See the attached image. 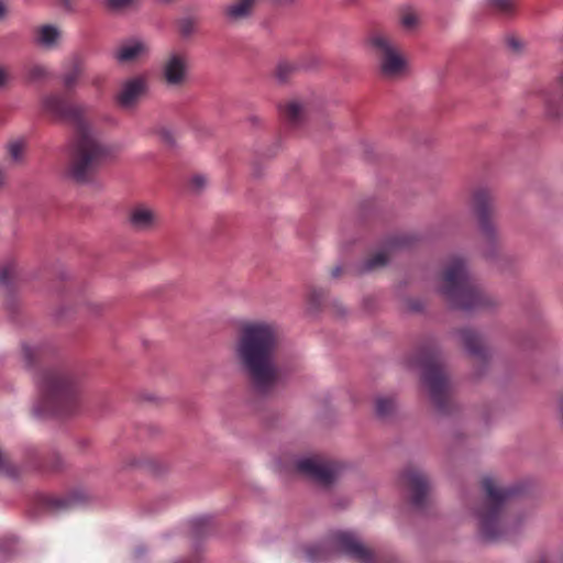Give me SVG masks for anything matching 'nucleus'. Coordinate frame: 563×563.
Listing matches in <instances>:
<instances>
[{
  "mask_svg": "<svg viewBox=\"0 0 563 563\" xmlns=\"http://www.w3.org/2000/svg\"><path fill=\"white\" fill-rule=\"evenodd\" d=\"M279 342L280 330L275 322L249 320L239 327L234 355L258 395H271L283 383L282 371L275 362Z\"/></svg>",
  "mask_w": 563,
  "mask_h": 563,
  "instance_id": "1",
  "label": "nucleus"
},
{
  "mask_svg": "<svg viewBox=\"0 0 563 563\" xmlns=\"http://www.w3.org/2000/svg\"><path fill=\"white\" fill-rule=\"evenodd\" d=\"M46 113L70 123L74 136L69 144L68 173L79 184L93 180L100 167L110 158L111 151L97 135L86 119V109L62 95H49L42 101Z\"/></svg>",
  "mask_w": 563,
  "mask_h": 563,
  "instance_id": "2",
  "label": "nucleus"
},
{
  "mask_svg": "<svg viewBox=\"0 0 563 563\" xmlns=\"http://www.w3.org/2000/svg\"><path fill=\"white\" fill-rule=\"evenodd\" d=\"M485 500L477 509L481 536L487 541H496L508 537L517 527V519L508 510V501L518 493L516 487H503L494 477L482 481Z\"/></svg>",
  "mask_w": 563,
  "mask_h": 563,
  "instance_id": "3",
  "label": "nucleus"
},
{
  "mask_svg": "<svg viewBox=\"0 0 563 563\" xmlns=\"http://www.w3.org/2000/svg\"><path fill=\"white\" fill-rule=\"evenodd\" d=\"M440 291L453 307L465 311L493 305L490 297L471 275L466 262L459 257L446 263L441 275Z\"/></svg>",
  "mask_w": 563,
  "mask_h": 563,
  "instance_id": "4",
  "label": "nucleus"
},
{
  "mask_svg": "<svg viewBox=\"0 0 563 563\" xmlns=\"http://www.w3.org/2000/svg\"><path fill=\"white\" fill-rule=\"evenodd\" d=\"M79 404L78 380L65 368H52L43 373L40 382V399L34 407L38 416L73 413Z\"/></svg>",
  "mask_w": 563,
  "mask_h": 563,
  "instance_id": "5",
  "label": "nucleus"
},
{
  "mask_svg": "<svg viewBox=\"0 0 563 563\" xmlns=\"http://www.w3.org/2000/svg\"><path fill=\"white\" fill-rule=\"evenodd\" d=\"M412 364L421 368V382L428 389L432 404L439 411L448 412L451 382L438 351L431 346L420 349L417 351Z\"/></svg>",
  "mask_w": 563,
  "mask_h": 563,
  "instance_id": "6",
  "label": "nucleus"
},
{
  "mask_svg": "<svg viewBox=\"0 0 563 563\" xmlns=\"http://www.w3.org/2000/svg\"><path fill=\"white\" fill-rule=\"evenodd\" d=\"M335 551L361 563H375L373 551L364 547L354 533L347 531L335 532L331 538V543L310 545L305 553L308 561L320 563L331 560Z\"/></svg>",
  "mask_w": 563,
  "mask_h": 563,
  "instance_id": "7",
  "label": "nucleus"
},
{
  "mask_svg": "<svg viewBox=\"0 0 563 563\" xmlns=\"http://www.w3.org/2000/svg\"><path fill=\"white\" fill-rule=\"evenodd\" d=\"M471 207L477 218L482 235L490 243L503 242L501 232L495 221V198L490 188L478 186L472 189Z\"/></svg>",
  "mask_w": 563,
  "mask_h": 563,
  "instance_id": "8",
  "label": "nucleus"
},
{
  "mask_svg": "<svg viewBox=\"0 0 563 563\" xmlns=\"http://www.w3.org/2000/svg\"><path fill=\"white\" fill-rule=\"evenodd\" d=\"M368 43L383 76L395 78L405 71L406 60L389 35L375 31L369 35Z\"/></svg>",
  "mask_w": 563,
  "mask_h": 563,
  "instance_id": "9",
  "label": "nucleus"
},
{
  "mask_svg": "<svg viewBox=\"0 0 563 563\" xmlns=\"http://www.w3.org/2000/svg\"><path fill=\"white\" fill-rule=\"evenodd\" d=\"M452 234L445 223L437 222L423 228L396 231L388 238L385 246H413L416 244L435 243Z\"/></svg>",
  "mask_w": 563,
  "mask_h": 563,
  "instance_id": "10",
  "label": "nucleus"
},
{
  "mask_svg": "<svg viewBox=\"0 0 563 563\" xmlns=\"http://www.w3.org/2000/svg\"><path fill=\"white\" fill-rule=\"evenodd\" d=\"M340 465L333 461L324 460L320 456L306 457L298 460L295 464V471L318 484L328 486L335 479Z\"/></svg>",
  "mask_w": 563,
  "mask_h": 563,
  "instance_id": "11",
  "label": "nucleus"
},
{
  "mask_svg": "<svg viewBox=\"0 0 563 563\" xmlns=\"http://www.w3.org/2000/svg\"><path fill=\"white\" fill-rule=\"evenodd\" d=\"M401 481L410 493L411 505L418 510L424 509L430 493L428 476L420 468L409 465L404 470Z\"/></svg>",
  "mask_w": 563,
  "mask_h": 563,
  "instance_id": "12",
  "label": "nucleus"
},
{
  "mask_svg": "<svg viewBox=\"0 0 563 563\" xmlns=\"http://www.w3.org/2000/svg\"><path fill=\"white\" fill-rule=\"evenodd\" d=\"M128 223L136 232H152L162 224V217L155 208L139 203L130 209Z\"/></svg>",
  "mask_w": 563,
  "mask_h": 563,
  "instance_id": "13",
  "label": "nucleus"
},
{
  "mask_svg": "<svg viewBox=\"0 0 563 563\" xmlns=\"http://www.w3.org/2000/svg\"><path fill=\"white\" fill-rule=\"evenodd\" d=\"M188 56L185 53H170L163 64V77L168 86L179 87L187 80Z\"/></svg>",
  "mask_w": 563,
  "mask_h": 563,
  "instance_id": "14",
  "label": "nucleus"
},
{
  "mask_svg": "<svg viewBox=\"0 0 563 563\" xmlns=\"http://www.w3.org/2000/svg\"><path fill=\"white\" fill-rule=\"evenodd\" d=\"M145 91V80L143 78H132L126 80L117 96V101L122 108L132 107L141 95Z\"/></svg>",
  "mask_w": 563,
  "mask_h": 563,
  "instance_id": "15",
  "label": "nucleus"
},
{
  "mask_svg": "<svg viewBox=\"0 0 563 563\" xmlns=\"http://www.w3.org/2000/svg\"><path fill=\"white\" fill-rule=\"evenodd\" d=\"M463 344L470 355L481 362H485L488 357L487 349L485 347L482 338L471 329H462L460 331Z\"/></svg>",
  "mask_w": 563,
  "mask_h": 563,
  "instance_id": "16",
  "label": "nucleus"
},
{
  "mask_svg": "<svg viewBox=\"0 0 563 563\" xmlns=\"http://www.w3.org/2000/svg\"><path fill=\"white\" fill-rule=\"evenodd\" d=\"M147 51L148 47L143 41L131 40L118 48L115 57L120 63H131L146 54Z\"/></svg>",
  "mask_w": 563,
  "mask_h": 563,
  "instance_id": "17",
  "label": "nucleus"
},
{
  "mask_svg": "<svg viewBox=\"0 0 563 563\" xmlns=\"http://www.w3.org/2000/svg\"><path fill=\"white\" fill-rule=\"evenodd\" d=\"M85 70L84 59L74 55L64 64L63 82L67 89H73Z\"/></svg>",
  "mask_w": 563,
  "mask_h": 563,
  "instance_id": "18",
  "label": "nucleus"
},
{
  "mask_svg": "<svg viewBox=\"0 0 563 563\" xmlns=\"http://www.w3.org/2000/svg\"><path fill=\"white\" fill-rule=\"evenodd\" d=\"M60 37L59 30L54 25H42L36 29L35 41L45 48H53L57 45Z\"/></svg>",
  "mask_w": 563,
  "mask_h": 563,
  "instance_id": "19",
  "label": "nucleus"
},
{
  "mask_svg": "<svg viewBox=\"0 0 563 563\" xmlns=\"http://www.w3.org/2000/svg\"><path fill=\"white\" fill-rule=\"evenodd\" d=\"M254 5V0H233L227 9V14L232 20L246 18Z\"/></svg>",
  "mask_w": 563,
  "mask_h": 563,
  "instance_id": "20",
  "label": "nucleus"
},
{
  "mask_svg": "<svg viewBox=\"0 0 563 563\" xmlns=\"http://www.w3.org/2000/svg\"><path fill=\"white\" fill-rule=\"evenodd\" d=\"M280 112L284 119L292 125L299 124L303 117L302 106L295 100L287 101L284 106H280Z\"/></svg>",
  "mask_w": 563,
  "mask_h": 563,
  "instance_id": "21",
  "label": "nucleus"
},
{
  "mask_svg": "<svg viewBox=\"0 0 563 563\" xmlns=\"http://www.w3.org/2000/svg\"><path fill=\"white\" fill-rule=\"evenodd\" d=\"M488 4L496 12L510 15L516 10L517 0H488Z\"/></svg>",
  "mask_w": 563,
  "mask_h": 563,
  "instance_id": "22",
  "label": "nucleus"
},
{
  "mask_svg": "<svg viewBox=\"0 0 563 563\" xmlns=\"http://www.w3.org/2000/svg\"><path fill=\"white\" fill-rule=\"evenodd\" d=\"M388 260H389L388 253L386 251H382V252L375 254L373 257L368 258L365 262L362 271L368 272V271H373V269H376L379 267H384L388 263Z\"/></svg>",
  "mask_w": 563,
  "mask_h": 563,
  "instance_id": "23",
  "label": "nucleus"
},
{
  "mask_svg": "<svg viewBox=\"0 0 563 563\" xmlns=\"http://www.w3.org/2000/svg\"><path fill=\"white\" fill-rule=\"evenodd\" d=\"M395 409V401L390 397H378L376 399V413L380 418H387Z\"/></svg>",
  "mask_w": 563,
  "mask_h": 563,
  "instance_id": "24",
  "label": "nucleus"
},
{
  "mask_svg": "<svg viewBox=\"0 0 563 563\" xmlns=\"http://www.w3.org/2000/svg\"><path fill=\"white\" fill-rule=\"evenodd\" d=\"M16 266L14 262H5L0 265V284L9 287L15 275Z\"/></svg>",
  "mask_w": 563,
  "mask_h": 563,
  "instance_id": "25",
  "label": "nucleus"
},
{
  "mask_svg": "<svg viewBox=\"0 0 563 563\" xmlns=\"http://www.w3.org/2000/svg\"><path fill=\"white\" fill-rule=\"evenodd\" d=\"M25 144L23 140L10 141L7 145L8 155L14 161L19 162L24 153Z\"/></svg>",
  "mask_w": 563,
  "mask_h": 563,
  "instance_id": "26",
  "label": "nucleus"
},
{
  "mask_svg": "<svg viewBox=\"0 0 563 563\" xmlns=\"http://www.w3.org/2000/svg\"><path fill=\"white\" fill-rule=\"evenodd\" d=\"M48 76L46 66L41 64L31 65L27 68V77L32 81L43 80Z\"/></svg>",
  "mask_w": 563,
  "mask_h": 563,
  "instance_id": "27",
  "label": "nucleus"
},
{
  "mask_svg": "<svg viewBox=\"0 0 563 563\" xmlns=\"http://www.w3.org/2000/svg\"><path fill=\"white\" fill-rule=\"evenodd\" d=\"M324 298L325 291L322 288H313L308 295V300L312 308L321 307Z\"/></svg>",
  "mask_w": 563,
  "mask_h": 563,
  "instance_id": "28",
  "label": "nucleus"
},
{
  "mask_svg": "<svg viewBox=\"0 0 563 563\" xmlns=\"http://www.w3.org/2000/svg\"><path fill=\"white\" fill-rule=\"evenodd\" d=\"M22 352L27 365H32L35 362V360L40 357L42 350L37 346L25 344L22 347Z\"/></svg>",
  "mask_w": 563,
  "mask_h": 563,
  "instance_id": "29",
  "label": "nucleus"
},
{
  "mask_svg": "<svg viewBox=\"0 0 563 563\" xmlns=\"http://www.w3.org/2000/svg\"><path fill=\"white\" fill-rule=\"evenodd\" d=\"M196 29L195 22L191 19H183L179 21V32L183 37H189L194 34Z\"/></svg>",
  "mask_w": 563,
  "mask_h": 563,
  "instance_id": "30",
  "label": "nucleus"
},
{
  "mask_svg": "<svg viewBox=\"0 0 563 563\" xmlns=\"http://www.w3.org/2000/svg\"><path fill=\"white\" fill-rule=\"evenodd\" d=\"M294 67L288 63H282L277 66L276 76L279 81H286L288 76L292 73Z\"/></svg>",
  "mask_w": 563,
  "mask_h": 563,
  "instance_id": "31",
  "label": "nucleus"
},
{
  "mask_svg": "<svg viewBox=\"0 0 563 563\" xmlns=\"http://www.w3.org/2000/svg\"><path fill=\"white\" fill-rule=\"evenodd\" d=\"M48 506L53 509H67L70 507L69 498H51L48 500Z\"/></svg>",
  "mask_w": 563,
  "mask_h": 563,
  "instance_id": "32",
  "label": "nucleus"
},
{
  "mask_svg": "<svg viewBox=\"0 0 563 563\" xmlns=\"http://www.w3.org/2000/svg\"><path fill=\"white\" fill-rule=\"evenodd\" d=\"M417 21L418 18L416 13L411 11L405 12L401 16V24L407 29L413 27L417 24Z\"/></svg>",
  "mask_w": 563,
  "mask_h": 563,
  "instance_id": "33",
  "label": "nucleus"
},
{
  "mask_svg": "<svg viewBox=\"0 0 563 563\" xmlns=\"http://www.w3.org/2000/svg\"><path fill=\"white\" fill-rule=\"evenodd\" d=\"M191 526L196 530V533L200 534V533L205 532V530L207 529L208 519L205 517L195 518L191 521Z\"/></svg>",
  "mask_w": 563,
  "mask_h": 563,
  "instance_id": "34",
  "label": "nucleus"
},
{
  "mask_svg": "<svg viewBox=\"0 0 563 563\" xmlns=\"http://www.w3.org/2000/svg\"><path fill=\"white\" fill-rule=\"evenodd\" d=\"M207 184V178L202 175H195L190 180V187L194 190L202 189Z\"/></svg>",
  "mask_w": 563,
  "mask_h": 563,
  "instance_id": "35",
  "label": "nucleus"
},
{
  "mask_svg": "<svg viewBox=\"0 0 563 563\" xmlns=\"http://www.w3.org/2000/svg\"><path fill=\"white\" fill-rule=\"evenodd\" d=\"M106 4L113 10L122 9L133 2V0H104Z\"/></svg>",
  "mask_w": 563,
  "mask_h": 563,
  "instance_id": "36",
  "label": "nucleus"
},
{
  "mask_svg": "<svg viewBox=\"0 0 563 563\" xmlns=\"http://www.w3.org/2000/svg\"><path fill=\"white\" fill-rule=\"evenodd\" d=\"M161 135H162V139H163L166 143H168V144H173L174 139H173V135H172V133H170V132H168V131H163V132L161 133Z\"/></svg>",
  "mask_w": 563,
  "mask_h": 563,
  "instance_id": "37",
  "label": "nucleus"
},
{
  "mask_svg": "<svg viewBox=\"0 0 563 563\" xmlns=\"http://www.w3.org/2000/svg\"><path fill=\"white\" fill-rule=\"evenodd\" d=\"M548 114L553 118H559L561 115V112L555 110L552 104L549 102L548 104Z\"/></svg>",
  "mask_w": 563,
  "mask_h": 563,
  "instance_id": "38",
  "label": "nucleus"
},
{
  "mask_svg": "<svg viewBox=\"0 0 563 563\" xmlns=\"http://www.w3.org/2000/svg\"><path fill=\"white\" fill-rule=\"evenodd\" d=\"M62 466V459L60 456H55V464L49 467L51 471H57Z\"/></svg>",
  "mask_w": 563,
  "mask_h": 563,
  "instance_id": "39",
  "label": "nucleus"
},
{
  "mask_svg": "<svg viewBox=\"0 0 563 563\" xmlns=\"http://www.w3.org/2000/svg\"><path fill=\"white\" fill-rule=\"evenodd\" d=\"M508 44H509V46H510L512 49H515V51H517V49H519V48H520V43H519V41H518V40H516V38H510V40L508 41Z\"/></svg>",
  "mask_w": 563,
  "mask_h": 563,
  "instance_id": "40",
  "label": "nucleus"
},
{
  "mask_svg": "<svg viewBox=\"0 0 563 563\" xmlns=\"http://www.w3.org/2000/svg\"><path fill=\"white\" fill-rule=\"evenodd\" d=\"M8 77H9L8 73L3 68H0V86L5 84V81L8 80Z\"/></svg>",
  "mask_w": 563,
  "mask_h": 563,
  "instance_id": "41",
  "label": "nucleus"
},
{
  "mask_svg": "<svg viewBox=\"0 0 563 563\" xmlns=\"http://www.w3.org/2000/svg\"><path fill=\"white\" fill-rule=\"evenodd\" d=\"M7 463V455L0 448V467L3 466Z\"/></svg>",
  "mask_w": 563,
  "mask_h": 563,
  "instance_id": "42",
  "label": "nucleus"
},
{
  "mask_svg": "<svg viewBox=\"0 0 563 563\" xmlns=\"http://www.w3.org/2000/svg\"><path fill=\"white\" fill-rule=\"evenodd\" d=\"M5 14V5L2 0H0V19Z\"/></svg>",
  "mask_w": 563,
  "mask_h": 563,
  "instance_id": "43",
  "label": "nucleus"
},
{
  "mask_svg": "<svg viewBox=\"0 0 563 563\" xmlns=\"http://www.w3.org/2000/svg\"><path fill=\"white\" fill-rule=\"evenodd\" d=\"M341 274V268L340 267H335L332 269V276L333 277H339Z\"/></svg>",
  "mask_w": 563,
  "mask_h": 563,
  "instance_id": "44",
  "label": "nucleus"
},
{
  "mask_svg": "<svg viewBox=\"0 0 563 563\" xmlns=\"http://www.w3.org/2000/svg\"><path fill=\"white\" fill-rule=\"evenodd\" d=\"M276 3H279V4H286V3H291L294 2L295 0H274Z\"/></svg>",
  "mask_w": 563,
  "mask_h": 563,
  "instance_id": "45",
  "label": "nucleus"
},
{
  "mask_svg": "<svg viewBox=\"0 0 563 563\" xmlns=\"http://www.w3.org/2000/svg\"><path fill=\"white\" fill-rule=\"evenodd\" d=\"M4 183V173L2 170H0V187L3 185Z\"/></svg>",
  "mask_w": 563,
  "mask_h": 563,
  "instance_id": "46",
  "label": "nucleus"
},
{
  "mask_svg": "<svg viewBox=\"0 0 563 563\" xmlns=\"http://www.w3.org/2000/svg\"><path fill=\"white\" fill-rule=\"evenodd\" d=\"M350 240H351V242H357L358 238L357 236H350Z\"/></svg>",
  "mask_w": 563,
  "mask_h": 563,
  "instance_id": "47",
  "label": "nucleus"
}]
</instances>
